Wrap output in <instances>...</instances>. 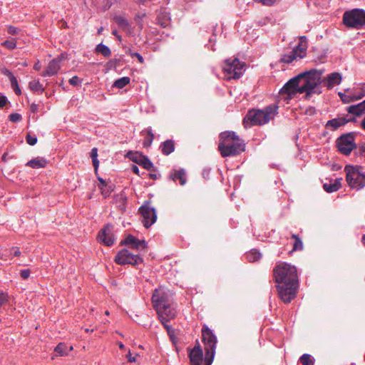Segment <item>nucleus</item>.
Segmentation results:
<instances>
[{"label": "nucleus", "mask_w": 365, "mask_h": 365, "mask_svg": "<svg viewBox=\"0 0 365 365\" xmlns=\"http://www.w3.org/2000/svg\"><path fill=\"white\" fill-rule=\"evenodd\" d=\"M346 110L348 112L347 115H352V118L360 116L365 113V101H364L356 105L349 106Z\"/></svg>", "instance_id": "nucleus-21"}, {"label": "nucleus", "mask_w": 365, "mask_h": 365, "mask_svg": "<svg viewBox=\"0 0 365 365\" xmlns=\"http://www.w3.org/2000/svg\"><path fill=\"white\" fill-rule=\"evenodd\" d=\"M41 68V65L39 61H37V62L34 65V69L36 71H39Z\"/></svg>", "instance_id": "nucleus-56"}, {"label": "nucleus", "mask_w": 365, "mask_h": 365, "mask_svg": "<svg viewBox=\"0 0 365 365\" xmlns=\"http://www.w3.org/2000/svg\"><path fill=\"white\" fill-rule=\"evenodd\" d=\"M21 118V115L17 113H13L9 115V120L14 123L20 121Z\"/></svg>", "instance_id": "nucleus-45"}, {"label": "nucleus", "mask_w": 365, "mask_h": 365, "mask_svg": "<svg viewBox=\"0 0 365 365\" xmlns=\"http://www.w3.org/2000/svg\"><path fill=\"white\" fill-rule=\"evenodd\" d=\"M1 46L9 50H13L16 47V41L14 38H11L2 42Z\"/></svg>", "instance_id": "nucleus-42"}, {"label": "nucleus", "mask_w": 365, "mask_h": 365, "mask_svg": "<svg viewBox=\"0 0 365 365\" xmlns=\"http://www.w3.org/2000/svg\"><path fill=\"white\" fill-rule=\"evenodd\" d=\"M354 120H355V118H351V116L346 115L328 120L325 125V128L330 131H335L339 128L345 125L347 123Z\"/></svg>", "instance_id": "nucleus-17"}, {"label": "nucleus", "mask_w": 365, "mask_h": 365, "mask_svg": "<svg viewBox=\"0 0 365 365\" xmlns=\"http://www.w3.org/2000/svg\"><path fill=\"white\" fill-rule=\"evenodd\" d=\"M120 244L137 251L145 250L147 247V242L145 240H140L132 235H128L121 241Z\"/></svg>", "instance_id": "nucleus-18"}, {"label": "nucleus", "mask_w": 365, "mask_h": 365, "mask_svg": "<svg viewBox=\"0 0 365 365\" xmlns=\"http://www.w3.org/2000/svg\"><path fill=\"white\" fill-rule=\"evenodd\" d=\"M255 2L260 3L264 6H272L276 0H254Z\"/></svg>", "instance_id": "nucleus-48"}, {"label": "nucleus", "mask_w": 365, "mask_h": 365, "mask_svg": "<svg viewBox=\"0 0 365 365\" xmlns=\"http://www.w3.org/2000/svg\"><path fill=\"white\" fill-rule=\"evenodd\" d=\"M324 70L312 69L298 75L301 83L299 93H305L306 96L322 93L319 86L322 84V76Z\"/></svg>", "instance_id": "nucleus-3"}, {"label": "nucleus", "mask_w": 365, "mask_h": 365, "mask_svg": "<svg viewBox=\"0 0 365 365\" xmlns=\"http://www.w3.org/2000/svg\"><path fill=\"white\" fill-rule=\"evenodd\" d=\"M131 170L133 173L138 175H140V173H139V168L137 165H133L132 167H131Z\"/></svg>", "instance_id": "nucleus-54"}, {"label": "nucleus", "mask_w": 365, "mask_h": 365, "mask_svg": "<svg viewBox=\"0 0 365 365\" xmlns=\"http://www.w3.org/2000/svg\"><path fill=\"white\" fill-rule=\"evenodd\" d=\"M160 148L163 155H168L175 150L174 142L172 140H165L161 144Z\"/></svg>", "instance_id": "nucleus-29"}, {"label": "nucleus", "mask_w": 365, "mask_h": 365, "mask_svg": "<svg viewBox=\"0 0 365 365\" xmlns=\"http://www.w3.org/2000/svg\"><path fill=\"white\" fill-rule=\"evenodd\" d=\"M1 73L8 77V78L10 80L11 78L14 76V75L6 68H3L1 69Z\"/></svg>", "instance_id": "nucleus-49"}, {"label": "nucleus", "mask_w": 365, "mask_h": 365, "mask_svg": "<svg viewBox=\"0 0 365 365\" xmlns=\"http://www.w3.org/2000/svg\"><path fill=\"white\" fill-rule=\"evenodd\" d=\"M262 257V254L255 249L251 250L246 253V258L250 262H255L259 260Z\"/></svg>", "instance_id": "nucleus-31"}, {"label": "nucleus", "mask_w": 365, "mask_h": 365, "mask_svg": "<svg viewBox=\"0 0 365 365\" xmlns=\"http://www.w3.org/2000/svg\"><path fill=\"white\" fill-rule=\"evenodd\" d=\"M202 338L205 343V365H211L215 354L217 338L212 331L205 325L203 326L202 329Z\"/></svg>", "instance_id": "nucleus-6"}, {"label": "nucleus", "mask_w": 365, "mask_h": 365, "mask_svg": "<svg viewBox=\"0 0 365 365\" xmlns=\"http://www.w3.org/2000/svg\"><path fill=\"white\" fill-rule=\"evenodd\" d=\"M170 178L173 181L180 180V183L181 185H184L186 183V174L184 169H180L178 170H175L174 172L170 173Z\"/></svg>", "instance_id": "nucleus-26"}, {"label": "nucleus", "mask_w": 365, "mask_h": 365, "mask_svg": "<svg viewBox=\"0 0 365 365\" xmlns=\"http://www.w3.org/2000/svg\"><path fill=\"white\" fill-rule=\"evenodd\" d=\"M341 178H336L329 183H324L323 187L329 193L337 191L341 186Z\"/></svg>", "instance_id": "nucleus-25"}, {"label": "nucleus", "mask_w": 365, "mask_h": 365, "mask_svg": "<svg viewBox=\"0 0 365 365\" xmlns=\"http://www.w3.org/2000/svg\"><path fill=\"white\" fill-rule=\"evenodd\" d=\"M156 23L162 27L166 28L170 25V17L165 12L160 13L156 19Z\"/></svg>", "instance_id": "nucleus-30"}, {"label": "nucleus", "mask_w": 365, "mask_h": 365, "mask_svg": "<svg viewBox=\"0 0 365 365\" xmlns=\"http://www.w3.org/2000/svg\"><path fill=\"white\" fill-rule=\"evenodd\" d=\"M26 143L30 145H34L37 143V138L35 135L28 134L26 137Z\"/></svg>", "instance_id": "nucleus-43"}, {"label": "nucleus", "mask_w": 365, "mask_h": 365, "mask_svg": "<svg viewBox=\"0 0 365 365\" xmlns=\"http://www.w3.org/2000/svg\"><path fill=\"white\" fill-rule=\"evenodd\" d=\"M273 275L280 299L285 303L290 302L295 297L299 286L297 268L281 262L274 267Z\"/></svg>", "instance_id": "nucleus-1"}, {"label": "nucleus", "mask_w": 365, "mask_h": 365, "mask_svg": "<svg viewBox=\"0 0 365 365\" xmlns=\"http://www.w3.org/2000/svg\"><path fill=\"white\" fill-rule=\"evenodd\" d=\"M90 155L92 159L93 165L94 167L95 171L96 172L99 166V161L98 160V149L96 148H93Z\"/></svg>", "instance_id": "nucleus-39"}, {"label": "nucleus", "mask_w": 365, "mask_h": 365, "mask_svg": "<svg viewBox=\"0 0 365 365\" xmlns=\"http://www.w3.org/2000/svg\"><path fill=\"white\" fill-rule=\"evenodd\" d=\"M96 52L101 53L105 57H109L111 55V51L108 46L102 43L96 46Z\"/></svg>", "instance_id": "nucleus-35"}, {"label": "nucleus", "mask_w": 365, "mask_h": 365, "mask_svg": "<svg viewBox=\"0 0 365 365\" xmlns=\"http://www.w3.org/2000/svg\"><path fill=\"white\" fill-rule=\"evenodd\" d=\"M364 91H365L364 86H362V87L361 88V91L359 92V93L357 96L361 95V94L363 92H364Z\"/></svg>", "instance_id": "nucleus-64"}, {"label": "nucleus", "mask_w": 365, "mask_h": 365, "mask_svg": "<svg viewBox=\"0 0 365 365\" xmlns=\"http://www.w3.org/2000/svg\"><path fill=\"white\" fill-rule=\"evenodd\" d=\"M47 160L42 157H37L31 159L26 164V166H29L34 169H39L45 168L47 165Z\"/></svg>", "instance_id": "nucleus-24"}, {"label": "nucleus", "mask_w": 365, "mask_h": 365, "mask_svg": "<svg viewBox=\"0 0 365 365\" xmlns=\"http://www.w3.org/2000/svg\"><path fill=\"white\" fill-rule=\"evenodd\" d=\"M112 34L114 35L119 41H121L122 39V37L121 36L118 34V31L117 30H113L112 31Z\"/></svg>", "instance_id": "nucleus-57"}, {"label": "nucleus", "mask_w": 365, "mask_h": 365, "mask_svg": "<svg viewBox=\"0 0 365 365\" xmlns=\"http://www.w3.org/2000/svg\"><path fill=\"white\" fill-rule=\"evenodd\" d=\"M126 156L133 162L142 165L145 169L150 170L153 168V163L150 159L138 151H128Z\"/></svg>", "instance_id": "nucleus-15"}, {"label": "nucleus", "mask_w": 365, "mask_h": 365, "mask_svg": "<svg viewBox=\"0 0 365 365\" xmlns=\"http://www.w3.org/2000/svg\"><path fill=\"white\" fill-rule=\"evenodd\" d=\"M336 145L338 150L341 153L345 155H349L351 152L356 148V144L354 143V138L350 133L342 135L339 138H337Z\"/></svg>", "instance_id": "nucleus-13"}, {"label": "nucleus", "mask_w": 365, "mask_h": 365, "mask_svg": "<svg viewBox=\"0 0 365 365\" xmlns=\"http://www.w3.org/2000/svg\"><path fill=\"white\" fill-rule=\"evenodd\" d=\"M145 16V14H137L135 16V19H142L144 16Z\"/></svg>", "instance_id": "nucleus-61"}, {"label": "nucleus", "mask_w": 365, "mask_h": 365, "mask_svg": "<svg viewBox=\"0 0 365 365\" xmlns=\"http://www.w3.org/2000/svg\"><path fill=\"white\" fill-rule=\"evenodd\" d=\"M307 38L306 36H301L298 45L292 51L282 56L280 61L285 63H290L294 61L300 60L306 56L307 50Z\"/></svg>", "instance_id": "nucleus-8"}, {"label": "nucleus", "mask_w": 365, "mask_h": 365, "mask_svg": "<svg viewBox=\"0 0 365 365\" xmlns=\"http://www.w3.org/2000/svg\"><path fill=\"white\" fill-rule=\"evenodd\" d=\"M30 110L34 113H37L38 111V105L34 103H31L30 106Z\"/></svg>", "instance_id": "nucleus-53"}, {"label": "nucleus", "mask_w": 365, "mask_h": 365, "mask_svg": "<svg viewBox=\"0 0 365 365\" xmlns=\"http://www.w3.org/2000/svg\"><path fill=\"white\" fill-rule=\"evenodd\" d=\"M6 301V296L4 294V293H1L0 294V304H3Z\"/></svg>", "instance_id": "nucleus-58"}, {"label": "nucleus", "mask_w": 365, "mask_h": 365, "mask_svg": "<svg viewBox=\"0 0 365 365\" xmlns=\"http://www.w3.org/2000/svg\"><path fill=\"white\" fill-rule=\"evenodd\" d=\"M341 75L338 72L331 73L324 79H322V85L328 89H331L334 86L339 85L341 82Z\"/></svg>", "instance_id": "nucleus-20"}, {"label": "nucleus", "mask_w": 365, "mask_h": 365, "mask_svg": "<svg viewBox=\"0 0 365 365\" xmlns=\"http://www.w3.org/2000/svg\"><path fill=\"white\" fill-rule=\"evenodd\" d=\"M361 127L365 130V117L361 121Z\"/></svg>", "instance_id": "nucleus-60"}, {"label": "nucleus", "mask_w": 365, "mask_h": 365, "mask_svg": "<svg viewBox=\"0 0 365 365\" xmlns=\"http://www.w3.org/2000/svg\"><path fill=\"white\" fill-rule=\"evenodd\" d=\"M292 238L294 240V244H293V251H299L303 249V243L300 237L295 234L292 235Z\"/></svg>", "instance_id": "nucleus-38"}, {"label": "nucleus", "mask_w": 365, "mask_h": 365, "mask_svg": "<svg viewBox=\"0 0 365 365\" xmlns=\"http://www.w3.org/2000/svg\"><path fill=\"white\" fill-rule=\"evenodd\" d=\"M142 135H147L145 140L143 142L144 147H150L154 139V134L153 133L152 128H148L146 129H144L141 131Z\"/></svg>", "instance_id": "nucleus-28"}, {"label": "nucleus", "mask_w": 365, "mask_h": 365, "mask_svg": "<svg viewBox=\"0 0 365 365\" xmlns=\"http://www.w3.org/2000/svg\"><path fill=\"white\" fill-rule=\"evenodd\" d=\"M301 83L298 76L289 80L281 89L282 93H286L289 98H293L297 93H299Z\"/></svg>", "instance_id": "nucleus-14"}, {"label": "nucleus", "mask_w": 365, "mask_h": 365, "mask_svg": "<svg viewBox=\"0 0 365 365\" xmlns=\"http://www.w3.org/2000/svg\"><path fill=\"white\" fill-rule=\"evenodd\" d=\"M114 186L113 185H108L106 183V185L99 186V189L101 190V194L103 195L105 198L108 197L110 193L113 191Z\"/></svg>", "instance_id": "nucleus-40"}, {"label": "nucleus", "mask_w": 365, "mask_h": 365, "mask_svg": "<svg viewBox=\"0 0 365 365\" xmlns=\"http://www.w3.org/2000/svg\"><path fill=\"white\" fill-rule=\"evenodd\" d=\"M130 79L129 77H127V76L122 77V78L117 79L114 82L113 86L116 87L118 88H123L125 86H127L130 83Z\"/></svg>", "instance_id": "nucleus-37"}, {"label": "nucleus", "mask_w": 365, "mask_h": 365, "mask_svg": "<svg viewBox=\"0 0 365 365\" xmlns=\"http://www.w3.org/2000/svg\"><path fill=\"white\" fill-rule=\"evenodd\" d=\"M278 106L270 105L262 110H250L243 120L245 126L262 125L273 119L277 114Z\"/></svg>", "instance_id": "nucleus-4"}, {"label": "nucleus", "mask_w": 365, "mask_h": 365, "mask_svg": "<svg viewBox=\"0 0 365 365\" xmlns=\"http://www.w3.org/2000/svg\"><path fill=\"white\" fill-rule=\"evenodd\" d=\"M82 80L80 79L77 76H73L69 80V83L73 86H81Z\"/></svg>", "instance_id": "nucleus-44"}, {"label": "nucleus", "mask_w": 365, "mask_h": 365, "mask_svg": "<svg viewBox=\"0 0 365 365\" xmlns=\"http://www.w3.org/2000/svg\"><path fill=\"white\" fill-rule=\"evenodd\" d=\"M118 344L120 349H123L125 348V346L122 342H118Z\"/></svg>", "instance_id": "nucleus-62"}, {"label": "nucleus", "mask_w": 365, "mask_h": 365, "mask_svg": "<svg viewBox=\"0 0 365 365\" xmlns=\"http://www.w3.org/2000/svg\"><path fill=\"white\" fill-rule=\"evenodd\" d=\"M9 81H10V83H11V87L14 89V93L17 96H20L21 94V89H20V88L19 86L18 81H17L16 78L15 76H14Z\"/></svg>", "instance_id": "nucleus-41"}, {"label": "nucleus", "mask_w": 365, "mask_h": 365, "mask_svg": "<svg viewBox=\"0 0 365 365\" xmlns=\"http://www.w3.org/2000/svg\"><path fill=\"white\" fill-rule=\"evenodd\" d=\"M10 253L14 257H17V256H19L21 255V251H20L19 247H12L10 250Z\"/></svg>", "instance_id": "nucleus-50"}, {"label": "nucleus", "mask_w": 365, "mask_h": 365, "mask_svg": "<svg viewBox=\"0 0 365 365\" xmlns=\"http://www.w3.org/2000/svg\"><path fill=\"white\" fill-rule=\"evenodd\" d=\"M114 261L120 265H136L142 263L143 259L139 255L133 254L128 249H123L118 252Z\"/></svg>", "instance_id": "nucleus-11"}, {"label": "nucleus", "mask_w": 365, "mask_h": 365, "mask_svg": "<svg viewBox=\"0 0 365 365\" xmlns=\"http://www.w3.org/2000/svg\"><path fill=\"white\" fill-rule=\"evenodd\" d=\"M152 303L156 310L158 319H173L175 317V311L171 308L165 292L156 289L152 296Z\"/></svg>", "instance_id": "nucleus-5"}, {"label": "nucleus", "mask_w": 365, "mask_h": 365, "mask_svg": "<svg viewBox=\"0 0 365 365\" xmlns=\"http://www.w3.org/2000/svg\"><path fill=\"white\" fill-rule=\"evenodd\" d=\"M119 197H120V198L121 200H123V202H125L126 201V197H124L123 195H120Z\"/></svg>", "instance_id": "nucleus-63"}, {"label": "nucleus", "mask_w": 365, "mask_h": 365, "mask_svg": "<svg viewBox=\"0 0 365 365\" xmlns=\"http://www.w3.org/2000/svg\"><path fill=\"white\" fill-rule=\"evenodd\" d=\"M126 357L128 358V360L129 362H135V358L131 356L130 351H128V354H127Z\"/></svg>", "instance_id": "nucleus-55"}, {"label": "nucleus", "mask_w": 365, "mask_h": 365, "mask_svg": "<svg viewBox=\"0 0 365 365\" xmlns=\"http://www.w3.org/2000/svg\"><path fill=\"white\" fill-rule=\"evenodd\" d=\"M189 357L190 361L194 365H200L202 361V351L199 345L195 346L190 351Z\"/></svg>", "instance_id": "nucleus-22"}, {"label": "nucleus", "mask_w": 365, "mask_h": 365, "mask_svg": "<svg viewBox=\"0 0 365 365\" xmlns=\"http://www.w3.org/2000/svg\"><path fill=\"white\" fill-rule=\"evenodd\" d=\"M29 88L34 92H43L44 88L38 80H34L29 82Z\"/></svg>", "instance_id": "nucleus-36"}, {"label": "nucleus", "mask_w": 365, "mask_h": 365, "mask_svg": "<svg viewBox=\"0 0 365 365\" xmlns=\"http://www.w3.org/2000/svg\"><path fill=\"white\" fill-rule=\"evenodd\" d=\"M7 31L11 35H15L18 33V29L13 26H9L8 27Z\"/></svg>", "instance_id": "nucleus-51"}, {"label": "nucleus", "mask_w": 365, "mask_h": 365, "mask_svg": "<svg viewBox=\"0 0 365 365\" xmlns=\"http://www.w3.org/2000/svg\"><path fill=\"white\" fill-rule=\"evenodd\" d=\"M143 217L142 223L145 228L151 227L157 220V213L154 207L150 206L149 202L144 203L139 209Z\"/></svg>", "instance_id": "nucleus-12"}, {"label": "nucleus", "mask_w": 365, "mask_h": 365, "mask_svg": "<svg viewBox=\"0 0 365 365\" xmlns=\"http://www.w3.org/2000/svg\"><path fill=\"white\" fill-rule=\"evenodd\" d=\"M343 23L349 28L361 29L365 26V10L354 9L344 13Z\"/></svg>", "instance_id": "nucleus-7"}, {"label": "nucleus", "mask_w": 365, "mask_h": 365, "mask_svg": "<svg viewBox=\"0 0 365 365\" xmlns=\"http://www.w3.org/2000/svg\"><path fill=\"white\" fill-rule=\"evenodd\" d=\"M218 149L222 157L234 156L245 150V144L235 132L225 131L220 135Z\"/></svg>", "instance_id": "nucleus-2"}, {"label": "nucleus", "mask_w": 365, "mask_h": 365, "mask_svg": "<svg viewBox=\"0 0 365 365\" xmlns=\"http://www.w3.org/2000/svg\"><path fill=\"white\" fill-rule=\"evenodd\" d=\"M31 274V270L29 269H22L20 272V276L22 279H26Z\"/></svg>", "instance_id": "nucleus-47"}, {"label": "nucleus", "mask_w": 365, "mask_h": 365, "mask_svg": "<svg viewBox=\"0 0 365 365\" xmlns=\"http://www.w3.org/2000/svg\"><path fill=\"white\" fill-rule=\"evenodd\" d=\"M8 102L5 96H0V108H3Z\"/></svg>", "instance_id": "nucleus-52"}, {"label": "nucleus", "mask_w": 365, "mask_h": 365, "mask_svg": "<svg viewBox=\"0 0 365 365\" xmlns=\"http://www.w3.org/2000/svg\"><path fill=\"white\" fill-rule=\"evenodd\" d=\"M113 20L117 24V25L118 26V27L120 29H122L126 32L130 31L131 24L128 21V19L126 18H125L123 16L116 15L114 16Z\"/></svg>", "instance_id": "nucleus-23"}, {"label": "nucleus", "mask_w": 365, "mask_h": 365, "mask_svg": "<svg viewBox=\"0 0 365 365\" xmlns=\"http://www.w3.org/2000/svg\"><path fill=\"white\" fill-rule=\"evenodd\" d=\"M245 64L237 58L227 59L223 66V72L227 79L239 78L245 71Z\"/></svg>", "instance_id": "nucleus-9"}, {"label": "nucleus", "mask_w": 365, "mask_h": 365, "mask_svg": "<svg viewBox=\"0 0 365 365\" xmlns=\"http://www.w3.org/2000/svg\"><path fill=\"white\" fill-rule=\"evenodd\" d=\"M128 54L131 57H136V58H138V60L139 61L140 63H143L144 62V59L140 53H139L138 52H133L131 51H129Z\"/></svg>", "instance_id": "nucleus-46"}, {"label": "nucleus", "mask_w": 365, "mask_h": 365, "mask_svg": "<svg viewBox=\"0 0 365 365\" xmlns=\"http://www.w3.org/2000/svg\"><path fill=\"white\" fill-rule=\"evenodd\" d=\"M365 96V91L363 92L361 95L359 96H354V95H343L342 96H341V100L344 103H351L354 101H357V100H360L361 98H363Z\"/></svg>", "instance_id": "nucleus-34"}, {"label": "nucleus", "mask_w": 365, "mask_h": 365, "mask_svg": "<svg viewBox=\"0 0 365 365\" xmlns=\"http://www.w3.org/2000/svg\"><path fill=\"white\" fill-rule=\"evenodd\" d=\"M344 170L346 174V180L350 187L358 190L365 186V174L361 173L357 168L347 165Z\"/></svg>", "instance_id": "nucleus-10"}, {"label": "nucleus", "mask_w": 365, "mask_h": 365, "mask_svg": "<svg viewBox=\"0 0 365 365\" xmlns=\"http://www.w3.org/2000/svg\"><path fill=\"white\" fill-rule=\"evenodd\" d=\"M98 239L101 243L107 246L113 245L115 242V237L113 233L112 225H106L104 226V227L99 231Z\"/></svg>", "instance_id": "nucleus-16"}, {"label": "nucleus", "mask_w": 365, "mask_h": 365, "mask_svg": "<svg viewBox=\"0 0 365 365\" xmlns=\"http://www.w3.org/2000/svg\"><path fill=\"white\" fill-rule=\"evenodd\" d=\"M98 181L100 182L98 187L106 185L107 183L102 178H98Z\"/></svg>", "instance_id": "nucleus-59"}, {"label": "nucleus", "mask_w": 365, "mask_h": 365, "mask_svg": "<svg viewBox=\"0 0 365 365\" xmlns=\"http://www.w3.org/2000/svg\"><path fill=\"white\" fill-rule=\"evenodd\" d=\"M73 350V346H68L64 343H59L56 348L54 349V351L56 356H67L68 353Z\"/></svg>", "instance_id": "nucleus-27"}, {"label": "nucleus", "mask_w": 365, "mask_h": 365, "mask_svg": "<svg viewBox=\"0 0 365 365\" xmlns=\"http://www.w3.org/2000/svg\"><path fill=\"white\" fill-rule=\"evenodd\" d=\"M169 321H161L162 324H163L164 327L168 331V334L170 336V340L172 342L175 344L178 341L176 334H175V330L173 329L168 324Z\"/></svg>", "instance_id": "nucleus-32"}, {"label": "nucleus", "mask_w": 365, "mask_h": 365, "mask_svg": "<svg viewBox=\"0 0 365 365\" xmlns=\"http://www.w3.org/2000/svg\"><path fill=\"white\" fill-rule=\"evenodd\" d=\"M63 57L61 56L51 60L48 64L46 68L42 72L41 76L43 77L52 76L56 75L61 68L60 63L61 62Z\"/></svg>", "instance_id": "nucleus-19"}, {"label": "nucleus", "mask_w": 365, "mask_h": 365, "mask_svg": "<svg viewBox=\"0 0 365 365\" xmlns=\"http://www.w3.org/2000/svg\"><path fill=\"white\" fill-rule=\"evenodd\" d=\"M314 362V358L308 354H304L298 360V365H313Z\"/></svg>", "instance_id": "nucleus-33"}]
</instances>
